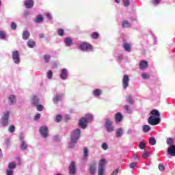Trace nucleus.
Returning a JSON list of instances; mask_svg holds the SVG:
<instances>
[{
    "label": "nucleus",
    "instance_id": "nucleus-37",
    "mask_svg": "<svg viewBox=\"0 0 175 175\" xmlns=\"http://www.w3.org/2000/svg\"><path fill=\"white\" fill-rule=\"evenodd\" d=\"M46 77L49 79V80H51L53 79V71L51 70H49L46 72Z\"/></svg>",
    "mask_w": 175,
    "mask_h": 175
},
{
    "label": "nucleus",
    "instance_id": "nucleus-43",
    "mask_svg": "<svg viewBox=\"0 0 175 175\" xmlns=\"http://www.w3.org/2000/svg\"><path fill=\"white\" fill-rule=\"evenodd\" d=\"M14 131H16V127L14 126V125H11L9 126L8 132H10V133H13Z\"/></svg>",
    "mask_w": 175,
    "mask_h": 175
},
{
    "label": "nucleus",
    "instance_id": "nucleus-14",
    "mask_svg": "<svg viewBox=\"0 0 175 175\" xmlns=\"http://www.w3.org/2000/svg\"><path fill=\"white\" fill-rule=\"evenodd\" d=\"M122 47L124 51H126L127 53H131L132 51V46H131V44L126 41L123 42Z\"/></svg>",
    "mask_w": 175,
    "mask_h": 175
},
{
    "label": "nucleus",
    "instance_id": "nucleus-18",
    "mask_svg": "<svg viewBox=\"0 0 175 175\" xmlns=\"http://www.w3.org/2000/svg\"><path fill=\"white\" fill-rule=\"evenodd\" d=\"M148 68V62L146 60H142L139 62V69L141 70H144V69H147Z\"/></svg>",
    "mask_w": 175,
    "mask_h": 175
},
{
    "label": "nucleus",
    "instance_id": "nucleus-19",
    "mask_svg": "<svg viewBox=\"0 0 175 175\" xmlns=\"http://www.w3.org/2000/svg\"><path fill=\"white\" fill-rule=\"evenodd\" d=\"M31 104L32 106H38L39 105V98H38L37 96H31Z\"/></svg>",
    "mask_w": 175,
    "mask_h": 175
},
{
    "label": "nucleus",
    "instance_id": "nucleus-53",
    "mask_svg": "<svg viewBox=\"0 0 175 175\" xmlns=\"http://www.w3.org/2000/svg\"><path fill=\"white\" fill-rule=\"evenodd\" d=\"M118 59L120 62H121L122 61H124V55L120 54L118 56Z\"/></svg>",
    "mask_w": 175,
    "mask_h": 175
},
{
    "label": "nucleus",
    "instance_id": "nucleus-4",
    "mask_svg": "<svg viewBox=\"0 0 175 175\" xmlns=\"http://www.w3.org/2000/svg\"><path fill=\"white\" fill-rule=\"evenodd\" d=\"M79 49L81 51L90 53L92 51V45L90 44L88 42H81L79 44Z\"/></svg>",
    "mask_w": 175,
    "mask_h": 175
},
{
    "label": "nucleus",
    "instance_id": "nucleus-31",
    "mask_svg": "<svg viewBox=\"0 0 175 175\" xmlns=\"http://www.w3.org/2000/svg\"><path fill=\"white\" fill-rule=\"evenodd\" d=\"M42 21H43V16L40 14L36 16V18L34 21L36 24H40V23H42Z\"/></svg>",
    "mask_w": 175,
    "mask_h": 175
},
{
    "label": "nucleus",
    "instance_id": "nucleus-7",
    "mask_svg": "<svg viewBox=\"0 0 175 175\" xmlns=\"http://www.w3.org/2000/svg\"><path fill=\"white\" fill-rule=\"evenodd\" d=\"M64 99V94L57 92L53 97V103L54 105H58Z\"/></svg>",
    "mask_w": 175,
    "mask_h": 175
},
{
    "label": "nucleus",
    "instance_id": "nucleus-2",
    "mask_svg": "<svg viewBox=\"0 0 175 175\" xmlns=\"http://www.w3.org/2000/svg\"><path fill=\"white\" fill-rule=\"evenodd\" d=\"M150 116L148 119V122L150 125H158L161 122L159 111L157 109H153L150 113Z\"/></svg>",
    "mask_w": 175,
    "mask_h": 175
},
{
    "label": "nucleus",
    "instance_id": "nucleus-64",
    "mask_svg": "<svg viewBox=\"0 0 175 175\" xmlns=\"http://www.w3.org/2000/svg\"><path fill=\"white\" fill-rule=\"evenodd\" d=\"M29 10H25L24 12V15L25 16H29Z\"/></svg>",
    "mask_w": 175,
    "mask_h": 175
},
{
    "label": "nucleus",
    "instance_id": "nucleus-1",
    "mask_svg": "<svg viewBox=\"0 0 175 175\" xmlns=\"http://www.w3.org/2000/svg\"><path fill=\"white\" fill-rule=\"evenodd\" d=\"M81 135V129H75L70 136V142L68 144L69 148H75L76 144H77V142L80 139V136Z\"/></svg>",
    "mask_w": 175,
    "mask_h": 175
},
{
    "label": "nucleus",
    "instance_id": "nucleus-59",
    "mask_svg": "<svg viewBox=\"0 0 175 175\" xmlns=\"http://www.w3.org/2000/svg\"><path fill=\"white\" fill-rule=\"evenodd\" d=\"M161 3V0H153L154 5H159Z\"/></svg>",
    "mask_w": 175,
    "mask_h": 175
},
{
    "label": "nucleus",
    "instance_id": "nucleus-25",
    "mask_svg": "<svg viewBox=\"0 0 175 175\" xmlns=\"http://www.w3.org/2000/svg\"><path fill=\"white\" fill-rule=\"evenodd\" d=\"M124 135V129L122 128H119L116 132V137H122Z\"/></svg>",
    "mask_w": 175,
    "mask_h": 175
},
{
    "label": "nucleus",
    "instance_id": "nucleus-54",
    "mask_svg": "<svg viewBox=\"0 0 175 175\" xmlns=\"http://www.w3.org/2000/svg\"><path fill=\"white\" fill-rule=\"evenodd\" d=\"M148 157H150V153L148 152H145L144 153H143L142 154V157L147 159L148 158Z\"/></svg>",
    "mask_w": 175,
    "mask_h": 175
},
{
    "label": "nucleus",
    "instance_id": "nucleus-48",
    "mask_svg": "<svg viewBox=\"0 0 175 175\" xmlns=\"http://www.w3.org/2000/svg\"><path fill=\"white\" fill-rule=\"evenodd\" d=\"M158 167H159V170H160V172L165 171V165H163V164L159 163Z\"/></svg>",
    "mask_w": 175,
    "mask_h": 175
},
{
    "label": "nucleus",
    "instance_id": "nucleus-56",
    "mask_svg": "<svg viewBox=\"0 0 175 175\" xmlns=\"http://www.w3.org/2000/svg\"><path fill=\"white\" fill-rule=\"evenodd\" d=\"M46 18H48V20H53V16H51V14L50 13H47L46 14Z\"/></svg>",
    "mask_w": 175,
    "mask_h": 175
},
{
    "label": "nucleus",
    "instance_id": "nucleus-11",
    "mask_svg": "<svg viewBox=\"0 0 175 175\" xmlns=\"http://www.w3.org/2000/svg\"><path fill=\"white\" fill-rule=\"evenodd\" d=\"M69 77V71L66 68H62L60 72L59 77L62 80H67Z\"/></svg>",
    "mask_w": 175,
    "mask_h": 175
},
{
    "label": "nucleus",
    "instance_id": "nucleus-28",
    "mask_svg": "<svg viewBox=\"0 0 175 175\" xmlns=\"http://www.w3.org/2000/svg\"><path fill=\"white\" fill-rule=\"evenodd\" d=\"M51 59V55L49 54H45L43 55V60L45 64H49Z\"/></svg>",
    "mask_w": 175,
    "mask_h": 175
},
{
    "label": "nucleus",
    "instance_id": "nucleus-22",
    "mask_svg": "<svg viewBox=\"0 0 175 175\" xmlns=\"http://www.w3.org/2000/svg\"><path fill=\"white\" fill-rule=\"evenodd\" d=\"M115 121L117 124H120V122L122 121V113L118 112L115 115Z\"/></svg>",
    "mask_w": 175,
    "mask_h": 175
},
{
    "label": "nucleus",
    "instance_id": "nucleus-46",
    "mask_svg": "<svg viewBox=\"0 0 175 175\" xmlns=\"http://www.w3.org/2000/svg\"><path fill=\"white\" fill-rule=\"evenodd\" d=\"M11 29L16 31L17 29V24L14 22H11Z\"/></svg>",
    "mask_w": 175,
    "mask_h": 175
},
{
    "label": "nucleus",
    "instance_id": "nucleus-42",
    "mask_svg": "<svg viewBox=\"0 0 175 175\" xmlns=\"http://www.w3.org/2000/svg\"><path fill=\"white\" fill-rule=\"evenodd\" d=\"M123 5L125 6V8H128L131 5V1L130 0H123Z\"/></svg>",
    "mask_w": 175,
    "mask_h": 175
},
{
    "label": "nucleus",
    "instance_id": "nucleus-12",
    "mask_svg": "<svg viewBox=\"0 0 175 175\" xmlns=\"http://www.w3.org/2000/svg\"><path fill=\"white\" fill-rule=\"evenodd\" d=\"M122 85L124 90H126L129 87V76L128 75H124L122 79Z\"/></svg>",
    "mask_w": 175,
    "mask_h": 175
},
{
    "label": "nucleus",
    "instance_id": "nucleus-35",
    "mask_svg": "<svg viewBox=\"0 0 175 175\" xmlns=\"http://www.w3.org/2000/svg\"><path fill=\"white\" fill-rule=\"evenodd\" d=\"M141 76L144 80H148L150 79V74L147 72L142 73Z\"/></svg>",
    "mask_w": 175,
    "mask_h": 175
},
{
    "label": "nucleus",
    "instance_id": "nucleus-51",
    "mask_svg": "<svg viewBox=\"0 0 175 175\" xmlns=\"http://www.w3.org/2000/svg\"><path fill=\"white\" fill-rule=\"evenodd\" d=\"M14 173V172L13 171V170H9L8 168L6 170V174L7 175H13Z\"/></svg>",
    "mask_w": 175,
    "mask_h": 175
},
{
    "label": "nucleus",
    "instance_id": "nucleus-26",
    "mask_svg": "<svg viewBox=\"0 0 175 175\" xmlns=\"http://www.w3.org/2000/svg\"><path fill=\"white\" fill-rule=\"evenodd\" d=\"M27 148H28V144H27V142H25V141H22V142H21V144L20 149H21L22 151H25V150H27Z\"/></svg>",
    "mask_w": 175,
    "mask_h": 175
},
{
    "label": "nucleus",
    "instance_id": "nucleus-55",
    "mask_svg": "<svg viewBox=\"0 0 175 175\" xmlns=\"http://www.w3.org/2000/svg\"><path fill=\"white\" fill-rule=\"evenodd\" d=\"M53 140L54 142H59V136L58 135H55L53 137Z\"/></svg>",
    "mask_w": 175,
    "mask_h": 175
},
{
    "label": "nucleus",
    "instance_id": "nucleus-63",
    "mask_svg": "<svg viewBox=\"0 0 175 175\" xmlns=\"http://www.w3.org/2000/svg\"><path fill=\"white\" fill-rule=\"evenodd\" d=\"M39 118H40V113H37V114L34 116V120H39Z\"/></svg>",
    "mask_w": 175,
    "mask_h": 175
},
{
    "label": "nucleus",
    "instance_id": "nucleus-13",
    "mask_svg": "<svg viewBox=\"0 0 175 175\" xmlns=\"http://www.w3.org/2000/svg\"><path fill=\"white\" fill-rule=\"evenodd\" d=\"M68 170L70 175L76 174V163L75 161H71Z\"/></svg>",
    "mask_w": 175,
    "mask_h": 175
},
{
    "label": "nucleus",
    "instance_id": "nucleus-60",
    "mask_svg": "<svg viewBox=\"0 0 175 175\" xmlns=\"http://www.w3.org/2000/svg\"><path fill=\"white\" fill-rule=\"evenodd\" d=\"M135 166H136V163H130L131 169H135Z\"/></svg>",
    "mask_w": 175,
    "mask_h": 175
},
{
    "label": "nucleus",
    "instance_id": "nucleus-9",
    "mask_svg": "<svg viewBox=\"0 0 175 175\" xmlns=\"http://www.w3.org/2000/svg\"><path fill=\"white\" fill-rule=\"evenodd\" d=\"M40 133L44 139H46L49 136V127L47 126H42L40 128Z\"/></svg>",
    "mask_w": 175,
    "mask_h": 175
},
{
    "label": "nucleus",
    "instance_id": "nucleus-10",
    "mask_svg": "<svg viewBox=\"0 0 175 175\" xmlns=\"http://www.w3.org/2000/svg\"><path fill=\"white\" fill-rule=\"evenodd\" d=\"M12 58L14 64H20V53L18 51H14L12 53Z\"/></svg>",
    "mask_w": 175,
    "mask_h": 175
},
{
    "label": "nucleus",
    "instance_id": "nucleus-6",
    "mask_svg": "<svg viewBox=\"0 0 175 175\" xmlns=\"http://www.w3.org/2000/svg\"><path fill=\"white\" fill-rule=\"evenodd\" d=\"M105 126L107 132L109 133H111V132L114 131V126H113V122L110 118L105 120Z\"/></svg>",
    "mask_w": 175,
    "mask_h": 175
},
{
    "label": "nucleus",
    "instance_id": "nucleus-30",
    "mask_svg": "<svg viewBox=\"0 0 175 175\" xmlns=\"http://www.w3.org/2000/svg\"><path fill=\"white\" fill-rule=\"evenodd\" d=\"M126 102H128V103H129L130 105H133V103H135V100H133V96H132V95H129V96L126 98Z\"/></svg>",
    "mask_w": 175,
    "mask_h": 175
},
{
    "label": "nucleus",
    "instance_id": "nucleus-21",
    "mask_svg": "<svg viewBox=\"0 0 175 175\" xmlns=\"http://www.w3.org/2000/svg\"><path fill=\"white\" fill-rule=\"evenodd\" d=\"M96 172V163H93L90 164V173L92 175H95Z\"/></svg>",
    "mask_w": 175,
    "mask_h": 175
},
{
    "label": "nucleus",
    "instance_id": "nucleus-39",
    "mask_svg": "<svg viewBox=\"0 0 175 175\" xmlns=\"http://www.w3.org/2000/svg\"><path fill=\"white\" fill-rule=\"evenodd\" d=\"M62 121V116L61 114L57 115L55 118V122H61Z\"/></svg>",
    "mask_w": 175,
    "mask_h": 175
},
{
    "label": "nucleus",
    "instance_id": "nucleus-49",
    "mask_svg": "<svg viewBox=\"0 0 175 175\" xmlns=\"http://www.w3.org/2000/svg\"><path fill=\"white\" fill-rule=\"evenodd\" d=\"M6 38V33L3 31H0V39H5Z\"/></svg>",
    "mask_w": 175,
    "mask_h": 175
},
{
    "label": "nucleus",
    "instance_id": "nucleus-41",
    "mask_svg": "<svg viewBox=\"0 0 175 175\" xmlns=\"http://www.w3.org/2000/svg\"><path fill=\"white\" fill-rule=\"evenodd\" d=\"M99 38V33L96 31H94L92 33V39H98Z\"/></svg>",
    "mask_w": 175,
    "mask_h": 175
},
{
    "label": "nucleus",
    "instance_id": "nucleus-15",
    "mask_svg": "<svg viewBox=\"0 0 175 175\" xmlns=\"http://www.w3.org/2000/svg\"><path fill=\"white\" fill-rule=\"evenodd\" d=\"M103 94V90H102V89L96 88L92 91V95L95 98H99V96H101Z\"/></svg>",
    "mask_w": 175,
    "mask_h": 175
},
{
    "label": "nucleus",
    "instance_id": "nucleus-20",
    "mask_svg": "<svg viewBox=\"0 0 175 175\" xmlns=\"http://www.w3.org/2000/svg\"><path fill=\"white\" fill-rule=\"evenodd\" d=\"M31 36V33L28 30H24L22 33V38L23 40H28Z\"/></svg>",
    "mask_w": 175,
    "mask_h": 175
},
{
    "label": "nucleus",
    "instance_id": "nucleus-50",
    "mask_svg": "<svg viewBox=\"0 0 175 175\" xmlns=\"http://www.w3.org/2000/svg\"><path fill=\"white\" fill-rule=\"evenodd\" d=\"M36 107H37L38 111H43V105L38 104Z\"/></svg>",
    "mask_w": 175,
    "mask_h": 175
},
{
    "label": "nucleus",
    "instance_id": "nucleus-33",
    "mask_svg": "<svg viewBox=\"0 0 175 175\" xmlns=\"http://www.w3.org/2000/svg\"><path fill=\"white\" fill-rule=\"evenodd\" d=\"M122 27H123V28H129L131 27V23L128 21H123Z\"/></svg>",
    "mask_w": 175,
    "mask_h": 175
},
{
    "label": "nucleus",
    "instance_id": "nucleus-44",
    "mask_svg": "<svg viewBox=\"0 0 175 175\" xmlns=\"http://www.w3.org/2000/svg\"><path fill=\"white\" fill-rule=\"evenodd\" d=\"M59 36H64L65 35V31L62 29H59L57 31Z\"/></svg>",
    "mask_w": 175,
    "mask_h": 175
},
{
    "label": "nucleus",
    "instance_id": "nucleus-32",
    "mask_svg": "<svg viewBox=\"0 0 175 175\" xmlns=\"http://www.w3.org/2000/svg\"><path fill=\"white\" fill-rule=\"evenodd\" d=\"M16 167H17V164H16V163L14 162H11V163H9L8 164V169L10 170H13L14 169H16Z\"/></svg>",
    "mask_w": 175,
    "mask_h": 175
},
{
    "label": "nucleus",
    "instance_id": "nucleus-58",
    "mask_svg": "<svg viewBox=\"0 0 175 175\" xmlns=\"http://www.w3.org/2000/svg\"><path fill=\"white\" fill-rule=\"evenodd\" d=\"M24 137H25L24 133H21L20 136H19V139H20L21 142L24 141Z\"/></svg>",
    "mask_w": 175,
    "mask_h": 175
},
{
    "label": "nucleus",
    "instance_id": "nucleus-36",
    "mask_svg": "<svg viewBox=\"0 0 175 175\" xmlns=\"http://www.w3.org/2000/svg\"><path fill=\"white\" fill-rule=\"evenodd\" d=\"M149 144H150V146H155V144H157V140L155 139V138L152 137L149 139Z\"/></svg>",
    "mask_w": 175,
    "mask_h": 175
},
{
    "label": "nucleus",
    "instance_id": "nucleus-45",
    "mask_svg": "<svg viewBox=\"0 0 175 175\" xmlns=\"http://www.w3.org/2000/svg\"><path fill=\"white\" fill-rule=\"evenodd\" d=\"M101 148H103V150H108L109 149V145H107V144L106 142H103L101 145Z\"/></svg>",
    "mask_w": 175,
    "mask_h": 175
},
{
    "label": "nucleus",
    "instance_id": "nucleus-3",
    "mask_svg": "<svg viewBox=\"0 0 175 175\" xmlns=\"http://www.w3.org/2000/svg\"><path fill=\"white\" fill-rule=\"evenodd\" d=\"M94 120V116L91 113H87L85 117L81 118L79 122V125L82 129L87 128L89 122H91Z\"/></svg>",
    "mask_w": 175,
    "mask_h": 175
},
{
    "label": "nucleus",
    "instance_id": "nucleus-5",
    "mask_svg": "<svg viewBox=\"0 0 175 175\" xmlns=\"http://www.w3.org/2000/svg\"><path fill=\"white\" fill-rule=\"evenodd\" d=\"M10 116V112L9 111H5L3 112V116L1 117V124L3 126H8L9 124V117Z\"/></svg>",
    "mask_w": 175,
    "mask_h": 175
},
{
    "label": "nucleus",
    "instance_id": "nucleus-24",
    "mask_svg": "<svg viewBox=\"0 0 175 175\" xmlns=\"http://www.w3.org/2000/svg\"><path fill=\"white\" fill-rule=\"evenodd\" d=\"M64 43L67 47H70L73 43V40L70 38H66L64 39Z\"/></svg>",
    "mask_w": 175,
    "mask_h": 175
},
{
    "label": "nucleus",
    "instance_id": "nucleus-23",
    "mask_svg": "<svg viewBox=\"0 0 175 175\" xmlns=\"http://www.w3.org/2000/svg\"><path fill=\"white\" fill-rule=\"evenodd\" d=\"M17 102V100L16 99V96L14 95H10L8 98V103L9 105H13Z\"/></svg>",
    "mask_w": 175,
    "mask_h": 175
},
{
    "label": "nucleus",
    "instance_id": "nucleus-38",
    "mask_svg": "<svg viewBox=\"0 0 175 175\" xmlns=\"http://www.w3.org/2000/svg\"><path fill=\"white\" fill-rule=\"evenodd\" d=\"M166 143L168 144V146H175L173 144V143H174V140H173L172 138H168Z\"/></svg>",
    "mask_w": 175,
    "mask_h": 175
},
{
    "label": "nucleus",
    "instance_id": "nucleus-40",
    "mask_svg": "<svg viewBox=\"0 0 175 175\" xmlns=\"http://www.w3.org/2000/svg\"><path fill=\"white\" fill-rule=\"evenodd\" d=\"M83 157L84 158L88 157V148L85 147L83 149Z\"/></svg>",
    "mask_w": 175,
    "mask_h": 175
},
{
    "label": "nucleus",
    "instance_id": "nucleus-17",
    "mask_svg": "<svg viewBox=\"0 0 175 175\" xmlns=\"http://www.w3.org/2000/svg\"><path fill=\"white\" fill-rule=\"evenodd\" d=\"M24 5L26 9H31V8H33L34 5L33 0H25Z\"/></svg>",
    "mask_w": 175,
    "mask_h": 175
},
{
    "label": "nucleus",
    "instance_id": "nucleus-8",
    "mask_svg": "<svg viewBox=\"0 0 175 175\" xmlns=\"http://www.w3.org/2000/svg\"><path fill=\"white\" fill-rule=\"evenodd\" d=\"M106 164V160L105 159H102L99 161L98 165V175H104L105 174V165Z\"/></svg>",
    "mask_w": 175,
    "mask_h": 175
},
{
    "label": "nucleus",
    "instance_id": "nucleus-34",
    "mask_svg": "<svg viewBox=\"0 0 175 175\" xmlns=\"http://www.w3.org/2000/svg\"><path fill=\"white\" fill-rule=\"evenodd\" d=\"M143 132L145 133H147V132H150L151 131V127H150L148 125L145 124L142 127Z\"/></svg>",
    "mask_w": 175,
    "mask_h": 175
},
{
    "label": "nucleus",
    "instance_id": "nucleus-52",
    "mask_svg": "<svg viewBox=\"0 0 175 175\" xmlns=\"http://www.w3.org/2000/svg\"><path fill=\"white\" fill-rule=\"evenodd\" d=\"M139 147L141 150H144V147H146V144L144 142H140Z\"/></svg>",
    "mask_w": 175,
    "mask_h": 175
},
{
    "label": "nucleus",
    "instance_id": "nucleus-57",
    "mask_svg": "<svg viewBox=\"0 0 175 175\" xmlns=\"http://www.w3.org/2000/svg\"><path fill=\"white\" fill-rule=\"evenodd\" d=\"M130 20H131V21H136V20H137V16L136 15H134L133 16H131V17L130 18Z\"/></svg>",
    "mask_w": 175,
    "mask_h": 175
},
{
    "label": "nucleus",
    "instance_id": "nucleus-27",
    "mask_svg": "<svg viewBox=\"0 0 175 175\" xmlns=\"http://www.w3.org/2000/svg\"><path fill=\"white\" fill-rule=\"evenodd\" d=\"M124 109L127 114H132V112L133 111V109L129 105H124Z\"/></svg>",
    "mask_w": 175,
    "mask_h": 175
},
{
    "label": "nucleus",
    "instance_id": "nucleus-47",
    "mask_svg": "<svg viewBox=\"0 0 175 175\" xmlns=\"http://www.w3.org/2000/svg\"><path fill=\"white\" fill-rule=\"evenodd\" d=\"M133 161H135V162H139V156H137V154H134L132 157Z\"/></svg>",
    "mask_w": 175,
    "mask_h": 175
},
{
    "label": "nucleus",
    "instance_id": "nucleus-62",
    "mask_svg": "<svg viewBox=\"0 0 175 175\" xmlns=\"http://www.w3.org/2000/svg\"><path fill=\"white\" fill-rule=\"evenodd\" d=\"M133 133V130H132V129H129L127 131V134L132 135Z\"/></svg>",
    "mask_w": 175,
    "mask_h": 175
},
{
    "label": "nucleus",
    "instance_id": "nucleus-16",
    "mask_svg": "<svg viewBox=\"0 0 175 175\" xmlns=\"http://www.w3.org/2000/svg\"><path fill=\"white\" fill-rule=\"evenodd\" d=\"M167 152L168 155H171V157H175V145L170 146L167 150Z\"/></svg>",
    "mask_w": 175,
    "mask_h": 175
},
{
    "label": "nucleus",
    "instance_id": "nucleus-29",
    "mask_svg": "<svg viewBox=\"0 0 175 175\" xmlns=\"http://www.w3.org/2000/svg\"><path fill=\"white\" fill-rule=\"evenodd\" d=\"M27 44L29 49H33V46H36V42L33 40H29Z\"/></svg>",
    "mask_w": 175,
    "mask_h": 175
},
{
    "label": "nucleus",
    "instance_id": "nucleus-61",
    "mask_svg": "<svg viewBox=\"0 0 175 175\" xmlns=\"http://www.w3.org/2000/svg\"><path fill=\"white\" fill-rule=\"evenodd\" d=\"M118 172H119V170H118V169H116V170H115L112 172L111 175H118Z\"/></svg>",
    "mask_w": 175,
    "mask_h": 175
}]
</instances>
